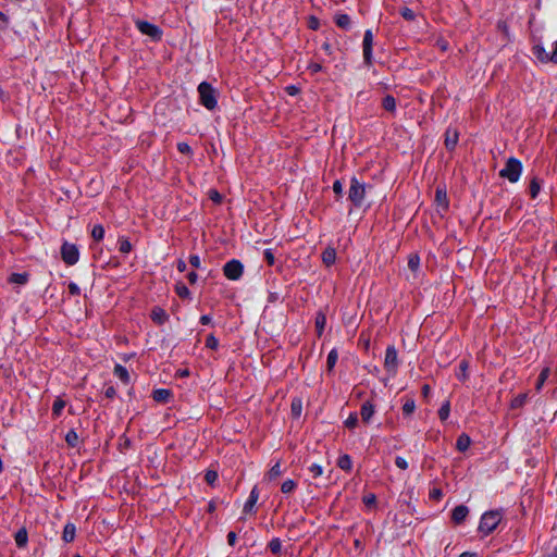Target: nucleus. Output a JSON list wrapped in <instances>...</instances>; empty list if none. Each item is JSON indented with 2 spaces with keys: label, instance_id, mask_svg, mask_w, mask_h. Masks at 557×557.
Masks as SVG:
<instances>
[{
  "label": "nucleus",
  "instance_id": "nucleus-1",
  "mask_svg": "<svg viewBox=\"0 0 557 557\" xmlns=\"http://www.w3.org/2000/svg\"><path fill=\"white\" fill-rule=\"evenodd\" d=\"M502 519H503V511L500 509L486 511L482 515V517L480 519L478 531L482 535L487 536L494 530H496V528L500 523Z\"/></svg>",
  "mask_w": 557,
  "mask_h": 557
},
{
  "label": "nucleus",
  "instance_id": "nucleus-2",
  "mask_svg": "<svg viewBox=\"0 0 557 557\" xmlns=\"http://www.w3.org/2000/svg\"><path fill=\"white\" fill-rule=\"evenodd\" d=\"M370 187V185L359 181L356 176L351 177L348 190V199L355 207L360 208L364 203L367 188Z\"/></svg>",
  "mask_w": 557,
  "mask_h": 557
},
{
  "label": "nucleus",
  "instance_id": "nucleus-3",
  "mask_svg": "<svg viewBox=\"0 0 557 557\" xmlns=\"http://www.w3.org/2000/svg\"><path fill=\"white\" fill-rule=\"evenodd\" d=\"M199 102L208 110H214L218 106V91L213 86L207 82L198 85Z\"/></svg>",
  "mask_w": 557,
  "mask_h": 557
},
{
  "label": "nucleus",
  "instance_id": "nucleus-4",
  "mask_svg": "<svg viewBox=\"0 0 557 557\" xmlns=\"http://www.w3.org/2000/svg\"><path fill=\"white\" fill-rule=\"evenodd\" d=\"M522 173V163L517 158H509L505 168L499 171V176L507 178L510 183H517Z\"/></svg>",
  "mask_w": 557,
  "mask_h": 557
},
{
  "label": "nucleus",
  "instance_id": "nucleus-5",
  "mask_svg": "<svg viewBox=\"0 0 557 557\" xmlns=\"http://www.w3.org/2000/svg\"><path fill=\"white\" fill-rule=\"evenodd\" d=\"M135 25L143 35L150 37L154 41L161 40L163 32L159 26L139 18L135 21Z\"/></svg>",
  "mask_w": 557,
  "mask_h": 557
},
{
  "label": "nucleus",
  "instance_id": "nucleus-6",
  "mask_svg": "<svg viewBox=\"0 0 557 557\" xmlns=\"http://www.w3.org/2000/svg\"><path fill=\"white\" fill-rule=\"evenodd\" d=\"M398 366L399 360L397 349L393 345L387 346L385 350L384 369L389 375L394 376L397 373Z\"/></svg>",
  "mask_w": 557,
  "mask_h": 557
},
{
  "label": "nucleus",
  "instance_id": "nucleus-7",
  "mask_svg": "<svg viewBox=\"0 0 557 557\" xmlns=\"http://www.w3.org/2000/svg\"><path fill=\"white\" fill-rule=\"evenodd\" d=\"M554 49L552 52H547L542 44H536L532 48L533 54L542 63L552 62L557 64V40L553 44Z\"/></svg>",
  "mask_w": 557,
  "mask_h": 557
},
{
  "label": "nucleus",
  "instance_id": "nucleus-8",
  "mask_svg": "<svg viewBox=\"0 0 557 557\" xmlns=\"http://www.w3.org/2000/svg\"><path fill=\"white\" fill-rule=\"evenodd\" d=\"M244 273V265L239 260L232 259L223 267V274L231 281H237Z\"/></svg>",
  "mask_w": 557,
  "mask_h": 557
},
{
  "label": "nucleus",
  "instance_id": "nucleus-9",
  "mask_svg": "<svg viewBox=\"0 0 557 557\" xmlns=\"http://www.w3.org/2000/svg\"><path fill=\"white\" fill-rule=\"evenodd\" d=\"M61 257L66 264H76L79 259V251L77 246L65 242L61 247Z\"/></svg>",
  "mask_w": 557,
  "mask_h": 557
},
{
  "label": "nucleus",
  "instance_id": "nucleus-10",
  "mask_svg": "<svg viewBox=\"0 0 557 557\" xmlns=\"http://www.w3.org/2000/svg\"><path fill=\"white\" fill-rule=\"evenodd\" d=\"M373 34L371 29H367L363 35L362 41V52H363V62L367 66H371L373 64Z\"/></svg>",
  "mask_w": 557,
  "mask_h": 557
},
{
  "label": "nucleus",
  "instance_id": "nucleus-11",
  "mask_svg": "<svg viewBox=\"0 0 557 557\" xmlns=\"http://www.w3.org/2000/svg\"><path fill=\"white\" fill-rule=\"evenodd\" d=\"M459 133L455 127H448L445 132V147L448 150H454L458 144Z\"/></svg>",
  "mask_w": 557,
  "mask_h": 557
},
{
  "label": "nucleus",
  "instance_id": "nucleus-12",
  "mask_svg": "<svg viewBox=\"0 0 557 557\" xmlns=\"http://www.w3.org/2000/svg\"><path fill=\"white\" fill-rule=\"evenodd\" d=\"M469 515V508L466 505H458L451 511V520L455 524H461Z\"/></svg>",
  "mask_w": 557,
  "mask_h": 557
},
{
  "label": "nucleus",
  "instance_id": "nucleus-13",
  "mask_svg": "<svg viewBox=\"0 0 557 557\" xmlns=\"http://www.w3.org/2000/svg\"><path fill=\"white\" fill-rule=\"evenodd\" d=\"M258 499H259V490L257 486H253L248 496V499L246 500V503L244 505L243 512L244 513L255 512L253 508H255V505L258 502Z\"/></svg>",
  "mask_w": 557,
  "mask_h": 557
},
{
  "label": "nucleus",
  "instance_id": "nucleus-14",
  "mask_svg": "<svg viewBox=\"0 0 557 557\" xmlns=\"http://www.w3.org/2000/svg\"><path fill=\"white\" fill-rule=\"evenodd\" d=\"M151 319L154 323L162 325L169 320V315L162 308L154 307L151 311Z\"/></svg>",
  "mask_w": 557,
  "mask_h": 557
},
{
  "label": "nucleus",
  "instance_id": "nucleus-15",
  "mask_svg": "<svg viewBox=\"0 0 557 557\" xmlns=\"http://www.w3.org/2000/svg\"><path fill=\"white\" fill-rule=\"evenodd\" d=\"M374 412V405L371 401L368 400L362 404L360 416L363 422L368 423L373 417Z\"/></svg>",
  "mask_w": 557,
  "mask_h": 557
},
{
  "label": "nucleus",
  "instance_id": "nucleus-16",
  "mask_svg": "<svg viewBox=\"0 0 557 557\" xmlns=\"http://www.w3.org/2000/svg\"><path fill=\"white\" fill-rule=\"evenodd\" d=\"M435 201L438 208L443 211L448 209L447 194L445 189L437 188L435 191Z\"/></svg>",
  "mask_w": 557,
  "mask_h": 557
},
{
  "label": "nucleus",
  "instance_id": "nucleus-17",
  "mask_svg": "<svg viewBox=\"0 0 557 557\" xmlns=\"http://www.w3.org/2000/svg\"><path fill=\"white\" fill-rule=\"evenodd\" d=\"M335 24L342 29H349L351 25V20L348 14L339 13L334 16Z\"/></svg>",
  "mask_w": 557,
  "mask_h": 557
},
{
  "label": "nucleus",
  "instance_id": "nucleus-18",
  "mask_svg": "<svg viewBox=\"0 0 557 557\" xmlns=\"http://www.w3.org/2000/svg\"><path fill=\"white\" fill-rule=\"evenodd\" d=\"M322 261L326 267H331L336 261V250L332 247H327L322 252Z\"/></svg>",
  "mask_w": 557,
  "mask_h": 557
},
{
  "label": "nucleus",
  "instance_id": "nucleus-19",
  "mask_svg": "<svg viewBox=\"0 0 557 557\" xmlns=\"http://www.w3.org/2000/svg\"><path fill=\"white\" fill-rule=\"evenodd\" d=\"M28 281H29V274L27 272L12 273L8 278L9 283L16 284V285H25V284H27Z\"/></svg>",
  "mask_w": 557,
  "mask_h": 557
},
{
  "label": "nucleus",
  "instance_id": "nucleus-20",
  "mask_svg": "<svg viewBox=\"0 0 557 557\" xmlns=\"http://www.w3.org/2000/svg\"><path fill=\"white\" fill-rule=\"evenodd\" d=\"M113 374L116 377H119L124 384H128L131 381V376L127 369L122 364H115L113 369Z\"/></svg>",
  "mask_w": 557,
  "mask_h": 557
},
{
  "label": "nucleus",
  "instance_id": "nucleus-21",
  "mask_svg": "<svg viewBox=\"0 0 557 557\" xmlns=\"http://www.w3.org/2000/svg\"><path fill=\"white\" fill-rule=\"evenodd\" d=\"M76 528L73 523L65 524L62 533V540L66 543H71L75 539Z\"/></svg>",
  "mask_w": 557,
  "mask_h": 557
},
{
  "label": "nucleus",
  "instance_id": "nucleus-22",
  "mask_svg": "<svg viewBox=\"0 0 557 557\" xmlns=\"http://www.w3.org/2000/svg\"><path fill=\"white\" fill-rule=\"evenodd\" d=\"M382 107L384 108V110H386L387 112L389 113H395L396 112V107H397V103H396V99L395 97H393L392 95H386L383 99H382Z\"/></svg>",
  "mask_w": 557,
  "mask_h": 557
},
{
  "label": "nucleus",
  "instance_id": "nucleus-23",
  "mask_svg": "<svg viewBox=\"0 0 557 557\" xmlns=\"http://www.w3.org/2000/svg\"><path fill=\"white\" fill-rule=\"evenodd\" d=\"M470 444L471 438L466 433H462L457 438L456 448L459 451H466L470 447Z\"/></svg>",
  "mask_w": 557,
  "mask_h": 557
},
{
  "label": "nucleus",
  "instance_id": "nucleus-24",
  "mask_svg": "<svg viewBox=\"0 0 557 557\" xmlns=\"http://www.w3.org/2000/svg\"><path fill=\"white\" fill-rule=\"evenodd\" d=\"M469 362L467 360H461L458 367V372L456 373V376L458 380L465 382L469 377Z\"/></svg>",
  "mask_w": 557,
  "mask_h": 557
},
{
  "label": "nucleus",
  "instance_id": "nucleus-25",
  "mask_svg": "<svg viewBox=\"0 0 557 557\" xmlns=\"http://www.w3.org/2000/svg\"><path fill=\"white\" fill-rule=\"evenodd\" d=\"M314 323L318 336H321L326 325V315L323 312L319 311L315 315Z\"/></svg>",
  "mask_w": 557,
  "mask_h": 557
},
{
  "label": "nucleus",
  "instance_id": "nucleus-26",
  "mask_svg": "<svg viewBox=\"0 0 557 557\" xmlns=\"http://www.w3.org/2000/svg\"><path fill=\"white\" fill-rule=\"evenodd\" d=\"M119 244V251L123 255H127L133 250V245L131 244L129 239L121 236L117 239Z\"/></svg>",
  "mask_w": 557,
  "mask_h": 557
},
{
  "label": "nucleus",
  "instance_id": "nucleus-27",
  "mask_svg": "<svg viewBox=\"0 0 557 557\" xmlns=\"http://www.w3.org/2000/svg\"><path fill=\"white\" fill-rule=\"evenodd\" d=\"M337 467L341 468L344 471H350L352 468V461L349 455L345 454L342 455L337 459Z\"/></svg>",
  "mask_w": 557,
  "mask_h": 557
},
{
  "label": "nucleus",
  "instance_id": "nucleus-28",
  "mask_svg": "<svg viewBox=\"0 0 557 557\" xmlns=\"http://www.w3.org/2000/svg\"><path fill=\"white\" fill-rule=\"evenodd\" d=\"M529 399V393H522V394H519L517 395L512 400H511V404H510V407L512 409H518V408H521L524 406V404L528 401Z\"/></svg>",
  "mask_w": 557,
  "mask_h": 557
},
{
  "label": "nucleus",
  "instance_id": "nucleus-29",
  "mask_svg": "<svg viewBox=\"0 0 557 557\" xmlns=\"http://www.w3.org/2000/svg\"><path fill=\"white\" fill-rule=\"evenodd\" d=\"M338 360V352H337V349L336 348H333L329 355H327V359H326V369L329 372H332L336 362Z\"/></svg>",
  "mask_w": 557,
  "mask_h": 557
},
{
  "label": "nucleus",
  "instance_id": "nucleus-30",
  "mask_svg": "<svg viewBox=\"0 0 557 557\" xmlns=\"http://www.w3.org/2000/svg\"><path fill=\"white\" fill-rule=\"evenodd\" d=\"M171 396V392L165 388H160L153 392V399L160 403H166Z\"/></svg>",
  "mask_w": 557,
  "mask_h": 557
},
{
  "label": "nucleus",
  "instance_id": "nucleus-31",
  "mask_svg": "<svg viewBox=\"0 0 557 557\" xmlns=\"http://www.w3.org/2000/svg\"><path fill=\"white\" fill-rule=\"evenodd\" d=\"M28 541L27 531L25 529H20L15 534V543L17 547H24L26 546Z\"/></svg>",
  "mask_w": 557,
  "mask_h": 557
},
{
  "label": "nucleus",
  "instance_id": "nucleus-32",
  "mask_svg": "<svg viewBox=\"0 0 557 557\" xmlns=\"http://www.w3.org/2000/svg\"><path fill=\"white\" fill-rule=\"evenodd\" d=\"M91 237L96 242H100L104 237V227L101 224L94 225L91 230Z\"/></svg>",
  "mask_w": 557,
  "mask_h": 557
},
{
  "label": "nucleus",
  "instance_id": "nucleus-33",
  "mask_svg": "<svg viewBox=\"0 0 557 557\" xmlns=\"http://www.w3.org/2000/svg\"><path fill=\"white\" fill-rule=\"evenodd\" d=\"M548 376H549V369L544 368L537 377L536 385H535L536 391H541V388L543 387V385L546 382V380L548 379Z\"/></svg>",
  "mask_w": 557,
  "mask_h": 557
},
{
  "label": "nucleus",
  "instance_id": "nucleus-34",
  "mask_svg": "<svg viewBox=\"0 0 557 557\" xmlns=\"http://www.w3.org/2000/svg\"><path fill=\"white\" fill-rule=\"evenodd\" d=\"M65 407V401L61 398H57L52 405V414L59 417Z\"/></svg>",
  "mask_w": 557,
  "mask_h": 557
},
{
  "label": "nucleus",
  "instance_id": "nucleus-35",
  "mask_svg": "<svg viewBox=\"0 0 557 557\" xmlns=\"http://www.w3.org/2000/svg\"><path fill=\"white\" fill-rule=\"evenodd\" d=\"M416 410V403L412 398H408L405 404L403 405V413L405 416H410Z\"/></svg>",
  "mask_w": 557,
  "mask_h": 557
},
{
  "label": "nucleus",
  "instance_id": "nucleus-36",
  "mask_svg": "<svg viewBox=\"0 0 557 557\" xmlns=\"http://www.w3.org/2000/svg\"><path fill=\"white\" fill-rule=\"evenodd\" d=\"M65 442L69 446L75 447L78 444V435L74 430H70L65 435Z\"/></svg>",
  "mask_w": 557,
  "mask_h": 557
},
{
  "label": "nucleus",
  "instance_id": "nucleus-37",
  "mask_svg": "<svg viewBox=\"0 0 557 557\" xmlns=\"http://www.w3.org/2000/svg\"><path fill=\"white\" fill-rule=\"evenodd\" d=\"M296 486H297V483L294 480L288 479L282 483L281 491L284 494H288V493H292L296 488Z\"/></svg>",
  "mask_w": 557,
  "mask_h": 557
},
{
  "label": "nucleus",
  "instance_id": "nucleus-38",
  "mask_svg": "<svg viewBox=\"0 0 557 557\" xmlns=\"http://www.w3.org/2000/svg\"><path fill=\"white\" fill-rule=\"evenodd\" d=\"M541 190L540 183L536 178H533L529 186V193L532 199H535Z\"/></svg>",
  "mask_w": 557,
  "mask_h": 557
},
{
  "label": "nucleus",
  "instance_id": "nucleus-39",
  "mask_svg": "<svg viewBox=\"0 0 557 557\" xmlns=\"http://www.w3.org/2000/svg\"><path fill=\"white\" fill-rule=\"evenodd\" d=\"M269 549L271 550V553L273 554H280L281 550H282V542L280 539L275 537V539H272L270 542H269Z\"/></svg>",
  "mask_w": 557,
  "mask_h": 557
},
{
  "label": "nucleus",
  "instance_id": "nucleus-40",
  "mask_svg": "<svg viewBox=\"0 0 557 557\" xmlns=\"http://www.w3.org/2000/svg\"><path fill=\"white\" fill-rule=\"evenodd\" d=\"M281 474H282L281 463H280V461H277V462H276L274 466H272V468L269 470V472H268V479H269V480H274V479L278 478Z\"/></svg>",
  "mask_w": 557,
  "mask_h": 557
},
{
  "label": "nucleus",
  "instance_id": "nucleus-41",
  "mask_svg": "<svg viewBox=\"0 0 557 557\" xmlns=\"http://www.w3.org/2000/svg\"><path fill=\"white\" fill-rule=\"evenodd\" d=\"M175 292L181 298H189L190 296L189 289L183 283L176 284Z\"/></svg>",
  "mask_w": 557,
  "mask_h": 557
},
{
  "label": "nucleus",
  "instance_id": "nucleus-42",
  "mask_svg": "<svg viewBox=\"0 0 557 557\" xmlns=\"http://www.w3.org/2000/svg\"><path fill=\"white\" fill-rule=\"evenodd\" d=\"M420 267V258L418 255H411L408 259V268L416 272Z\"/></svg>",
  "mask_w": 557,
  "mask_h": 557
},
{
  "label": "nucleus",
  "instance_id": "nucleus-43",
  "mask_svg": "<svg viewBox=\"0 0 557 557\" xmlns=\"http://www.w3.org/2000/svg\"><path fill=\"white\" fill-rule=\"evenodd\" d=\"M308 471L310 472L313 479H317L322 475L323 468L318 463H312L311 466H309Z\"/></svg>",
  "mask_w": 557,
  "mask_h": 557
},
{
  "label": "nucleus",
  "instance_id": "nucleus-44",
  "mask_svg": "<svg viewBox=\"0 0 557 557\" xmlns=\"http://www.w3.org/2000/svg\"><path fill=\"white\" fill-rule=\"evenodd\" d=\"M399 13L406 21L411 22L416 18V13L407 7L401 8Z\"/></svg>",
  "mask_w": 557,
  "mask_h": 557
},
{
  "label": "nucleus",
  "instance_id": "nucleus-45",
  "mask_svg": "<svg viewBox=\"0 0 557 557\" xmlns=\"http://www.w3.org/2000/svg\"><path fill=\"white\" fill-rule=\"evenodd\" d=\"M449 412H450V406H449V403L446 401L445 404L442 405V407L438 410V418L442 421H445L448 418Z\"/></svg>",
  "mask_w": 557,
  "mask_h": 557
},
{
  "label": "nucleus",
  "instance_id": "nucleus-46",
  "mask_svg": "<svg viewBox=\"0 0 557 557\" xmlns=\"http://www.w3.org/2000/svg\"><path fill=\"white\" fill-rule=\"evenodd\" d=\"M206 347L210 349H216L219 347V341L213 334H209L206 338Z\"/></svg>",
  "mask_w": 557,
  "mask_h": 557
},
{
  "label": "nucleus",
  "instance_id": "nucleus-47",
  "mask_svg": "<svg viewBox=\"0 0 557 557\" xmlns=\"http://www.w3.org/2000/svg\"><path fill=\"white\" fill-rule=\"evenodd\" d=\"M205 480L208 484L213 485L218 480V473L215 471L209 470L205 474Z\"/></svg>",
  "mask_w": 557,
  "mask_h": 557
},
{
  "label": "nucleus",
  "instance_id": "nucleus-48",
  "mask_svg": "<svg viewBox=\"0 0 557 557\" xmlns=\"http://www.w3.org/2000/svg\"><path fill=\"white\" fill-rule=\"evenodd\" d=\"M358 423V417L356 413H351L345 421V425L348 429H354Z\"/></svg>",
  "mask_w": 557,
  "mask_h": 557
},
{
  "label": "nucleus",
  "instance_id": "nucleus-49",
  "mask_svg": "<svg viewBox=\"0 0 557 557\" xmlns=\"http://www.w3.org/2000/svg\"><path fill=\"white\" fill-rule=\"evenodd\" d=\"M177 150L183 154H191L193 153L190 146L184 141L177 144Z\"/></svg>",
  "mask_w": 557,
  "mask_h": 557
},
{
  "label": "nucleus",
  "instance_id": "nucleus-50",
  "mask_svg": "<svg viewBox=\"0 0 557 557\" xmlns=\"http://www.w3.org/2000/svg\"><path fill=\"white\" fill-rule=\"evenodd\" d=\"M362 500H363V504L368 507L374 506L376 503V496L374 494L370 493V494L364 495Z\"/></svg>",
  "mask_w": 557,
  "mask_h": 557
},
{
  "label": "nucleus",
  "instance_id": "nucleus-51",
  "mask_svg": "<svg viewBox=\"0 0 557 557\" xmlns=\"http://www.w3.org/2000/svg\"><path fill=\"white\" fill-rule=\"evenodd\" d=\"M264 260L269 265H273L275 263V257L271 249H265L263 252Z\"/></svg>",
  "mask_w": 557,
  "mask_h": 557
},
{
  "label": "nucleus",
  "instance_id": "nucleus-52",
  "mask_svg": "<svg viewBox=\"0 0 557 557\" xmlns=\"http://www.w3.org/2000/svg\"><path fill=\"white\" fill-rule=\"evenodd\" d=\"M292 412L299 417L301 413V401L299 399H294L292 403Z\"/></svg>",
  "mask_w": 557,
  "mask_h": 557
},
{
  "label": "nucleus",
  "instance_id": "nucleus-53",
  "mask_svg": "<svg viewBox=\"0 0 557 557\" xmlns=\"http://www.w3.org/2000/svg\"><path fill=\"white\" fill-rule=\"evenodd\" d=\"M209 198L215 203H220L222 201V195L216 189L209 190Z\"/></svg>",
  "mask_w": 557,
  "mask_h": 557
},
{
  "label": "nucleus",
  "instance_id": "nucleus-54",
  "mask_svg": "<svg viewBox=\"0 0 557 557\" xmlns=\"http://www.w3.org/2000/svg\"><path fill=\"white\" fill-rule=\"evenodd\" d=\"M395 465L401 469V470H406L408 468V462L405 458L400 457V456H397L396 459H395Z\"/></svg>",
  "mask_w": 557,
  "mask_h": 557
},
{
  "label": "nucleus",
  "instance_id": "nucleus-55",
  "mask_svg": "<svg viewBox=\"0 0 557 557\" xmlns=\"http://www.w3.org/2000/svg\"><path fill=\"white\" fill-rule=\"evenodd\" d=\"M443 496V493L440 488H433L429 493V497L434 500H440Z\"/></svg>",
  "mask_w": 557,
  "mask_h": 557
},
{
  "label": "nucleus",
  "instance_id": "nucleus-56",
  "mask_svg": "<svg viewBox=\"0 0 557 557\" xmlns=\"http://www.w3.org/2000/svg\"><path fill=\"white\" fill-rule=\"evenodd\" d=\"M69 292L73 296H78L81 294V288H79V286L76 283L71 282L69 284Z\"/></svg>",
  "mask_w": 557,
  "mask_h": 557
},
{
  "label": "nucleus",
  "instance_id": "nucleus-57",
  "mask_svg": "<svg viewBox=\"0 0 557 557\" xmlns=\"http://www.w3.org/2000/svg\"><path fill=\"white\" fill-rule=\"evenodd\" d=\"M189 263L194 267V268H200V264H201V261H200V257L198 255H191L189 257Z\"/></svg>",
  "mask_w": 557,
  "mask_h": 557
},
{
  "label": "nucleus",
  "instance_id": "nucleus-58",
  "mask_svg": "<svg viewBox=\"0 0 557 557\" xmlns=\"http://www.w3.org/2000/svg\"><path fill=\"white\" fill-rule=\"evenodd\" d=\"M104 395H106V397H107V398H109V399L114 398V397H115V395H116V391H115L114 386H112V385L108 386V387L106 388V391H104Z\"/></svg>",
  "mask_w": 557,
  "mask_h": 557
},
{
  "label": "nucleus",
  "instance_id": "nucleus-59",
  "mask_svg": "<svg viewBox=\"0 0 557 557\" xmlns=\"http://www.w3.org/2000/svg\"><path fill=\"white\" fill-rule=\"evenodd\" d=\"M333 191H334L336 195H338V196H341V195H342V193H343V184L341 183V181H338V180H337V181H335V182L333 183Z\"/></svg>",
  "mask_w": 557,
  "mask_h": 557
},
{
  "label": "nucleus",
  "instance_id": "nucleus-60",
  "mask_svg": "<svg viewBox=\"0 0 557 557\" xmlns=\"http://www.w3.org/2000/svg\"><path fill=\"white\" fill-rule=\"evenodd\" d=\"M497 28L505 35V36H508V33H509V29H508V25L506 22L504 21H499L498 24H497Z\"/></svg>",
  "mask_w": 557,
  "mask_h": 557
},
{
  "label": "nucleus",
  "instance_id": "nucleus-61",
  "mask_svg": "<svg viewBox=\"0 0 557 557\" xmlns=\"http://www.w3.org/2000/svg\"><path fill=\"white\" fill-rule=\"evenodd\" d=\"M236 540H237V535L235 532L231 531L228 532L227 534V543L231 545V546H234L235 543H236Z\"/></svg>",
  "mask_w": 557,
  "mask_h": 557
},
{
  "label": "nucleus",
  "instance_id": "nucleus-62",
  "mask_svg": "<svg viewBox=\"0 0 557 557\" xmlns=\"http://www.w3.org/2000/svg\"><path fill=\"white\" fill-rule=\"evenodd\" d=\"M187 278L190 284H195L198 280V275L196 272L193 271V272L188 273Z\"/></svg>",
  "mask_w": 557,
  "mask_h": 557
},
{
  "label": "nucleus",
  "instance_id": "nucleus-63",
  "mask_svg": "<svg viewBox=\"0 0 557 557\" xmlns=\"http://www.w3.org/2000/svg\"><path fill=\"white\" fill-rule=\"evenodd\" d=\"M186 269H187V264H186V262H185L184 260H178V261H177V270H178L180 272H185V271H186Z\"/></svg>",
  "mask_w": 557,
  "mask_h": 557
},
{
  "label": "nucleus",
  "instance_id": "nucleus-64",
  "mask_svg": "<svg viewBox=\"0 0 557 557\" xmlns=\"http://www.w3.org/2000/svg\"><path fill=\"white\" fill-rule=\"evenodd\" d=\"M309 69L313 72V73H318L322 70V66L321 64L319 63H312L310 64Z\"/></svg>",
  "mask_w": 557,
  "mask_h": 557
}]
</instances>
